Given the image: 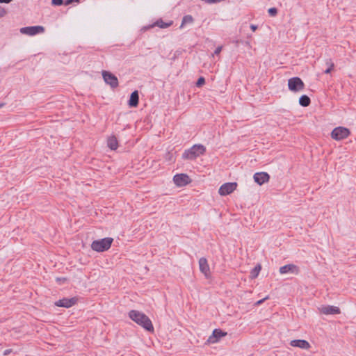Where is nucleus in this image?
<instances>
[{
	"label": "nucleus",
	"mask_w": 356,
	"mask_h": 356,
	"mask_svg": "<svg viewBox=\"0 0 356 356\" xmlns=\"http://www.w3.org/2000/svg\"><path fill=\"white\" fill-rule=\"evenodd\" d=\"M139 104V92L137 90L133 91L128 100V106L130 108H136Z\"/></svg>",
	"instance_id": "obj_15"
},
{
	"label": "nucleus",
	"mask_w": 356,
	"mask_h": 356,
	"mask_svg": "<svg viewBox=\"0 0 356 356\" xmlns=\"http://www.w3.org/2000/svg\"><path fill=\"white\" fill-rule=\"evenodd\" d=\"M45 31V29L42 26H25L20 29V33L28 35H35L37 34L42 33Z\"/></svg>",
	"instance_id": "obj_7"
},
{
	"label": "nucleus",
	"mask_w": 356,
	"mask_h": 356,
	"mask_svg": "<svg viewBox=\"0 0 356 356\" xmlns=\"http://www.w3.org/2000/svg\"><path fill=\"white\" fill-rule=\"evenodd\" d=\"M237 187L236 182H227L220 186L218 193L222 196H225L234 192Z\"/></svg>",
	"instance_id": "obj_9"
},
{
	"label": "nucleus",
	"mask_w": 356,
	"mask_h": 356,
	"mask_svg": "<svg viewBox=\"0 0 356 356\" xmlns=\"http://www.w3.org/2000/svg\"><path fill=\"white\" fill-rule=\"evenodd\" d=\"M6 14V10L0 6V18L3 17Z\"/></svg>",
	"instance_id": "obj_30"
},
{
	"label": "nucleus",
	"mask_w": 356,
	"mask_h": 356,
	"mask_svg": "<svg viewBox=\"0 0 356 356\" xmlns=\"http://www.w3.org/2000/svg\"><path fill=\"white\" fill-rule=\"evenodd\" d=\"M102 74L105 83L109 85L111 88H116L119 86L117 76L111 72L103 70Z\"/></svg>",
	"instance_id": "obj_6"
},
{
	"label": "nucleus",
	"mask_w": 356,
	"mask_h": 356,
	"mask_svg": "<svg viewBox=\"0 0 356 356\" xmlns=\"http://www.w3.org/2000/svg\"><path fill=\"white\" fill-rule=\"evenodd\" d=\"M4 104H3V103H1V104H0V108L3 107V106H4Z\"/></svg>",
	"instance_id": "obj_35"
},
{
	"label": "nucleus",
	"mask_w": 356,
	"mask_h": 356,
	"mask_svg": "<svg viewBox=\"0 0 356 356\" xmlns=\"http://www.w3.org/2000/svg\"><path fill=\"white\" fill-rule=\"evenodd\" d=\"M172 24H173V21H170L169 22H164L161 18H159L153 24L143 26L141 29V31H148L155 26H158L161 29H166V28L170 26Z\"/></svg>",
	"instance_id": "obj_12"
},
{
	"label": "nucleus",
	"mask_w": 356,
	"mask_h": 356,
	"mask_svg": "<svg viewBox=\"0 0 356 356\" xmlns=\"http://www.w3.org/2000/svg\"><path fill=\"white\" fill-rule=\"evenodd\" d=\"M305 83L298 76L290 78L288 80L289 90L293 92H298L305 88Z\"/></svg>",
	"instance_id": "obj_4"
},
{
	"label": "nucleus",
	"mask_w": 356,
	"mask_h": 356,
	"mask_svg": "<svg viewBox=\"0 0 356 356\" xmlns=\"http://www.w3.org/2000/svg\"><path fill=\"white\" fill-rule=\"evenodd\" d=\"M311 104V99L307 95H302L299 98V104L303 107H307Z\"/></svg>",
	"instance_id": "obj_20"
},
{
	"label": "nucleus",
	"mask_w": 356,
	"mask_h": 356,
	"mask_svg": "<svg viewBox=\"0 0 356 356\" xmlns=\"http://www.w3.org/2000/svg\"><path fill=\"white\" fill-rule=\"evenodd\" d=\"M53 6H62L64 4V0H51Z\"/></svg>",
	"instance_id": "obj_25"
},
{
	"label": "nucleus",
	"mask_w": 356,
	"mask_h": 356,
	"mask_svg": "<svg viewBox=\"0 0 356 356\" xmlns=\"http://www.w3.org/2000/svg\"><path fill=\"white\" fill-rule=\"evenodd\" d=\"M277 13H278V10L277 8L275 7H272V8H270L268 10V13L270 16L271 17H275L277 15Z\"/></svg>",
	"instance_id": "obj_23"
},
{
	"label": "nucleus",
	"mask_w": 356,
	"mask_h": 356,
	"mask_svg": "<svg viewBox=\"0 0 356 356\" xmlns=\"http://www.w3.org/2000/svg\"><path fill=\"white\" fill-rule=\"evenodd\" d=\"M9 352H10V350H5L4 355H7Z\"/></svg>",
	"instance_id": "obj_34"
},
{
	"label": "nucleus",
	"mask_w": 356,
	"mask_h": 356,
	"mask_svg": "<svg viewBox=\"0 0 356 356\" xmlns=\"http://www.w3.org/2000/svg\"><path fill=\"white\" fill-rule=\"evenodd\" d=\"M290 345L293 347H298L305 350H308L311 347L309 343L305 339L291 340Z\"/></svg>",
	"instance_id": "obj_16"
},
{
	"label": "nucleus",
	"mask_w": 356,
	"mask_h": 356,
	"mask_svg": "<svg viewBox=\"0 0 356 356\" xmlns=\"http://www.w3.org/2000/svg\"><path fill=\"white\" fill-rule=\"evenodd\" d=\"M206 152V147L202 144H195L191 147L185 149L181 155L184 160L193 161L197 157L204 155Z\"/></svg>",
	"instance_id": "obj_2"
},
{
	"label": "nucleus",
	"mask_w": 356,
	"mask_h": 356,
	"mask_svg": "<svg viewBox=\"0 0 356 356\" xmlns=\"http://www.w3.org/2000/svg\"><path fill=\"white\" fill-rule=\"evenodd\" d=\"M190 177L185 173L176 174L173 177V181L175 184L179 187H183L191 182Z\"/></svg>",
	"instance_id": "obj_8"
},
{
	"label": "nucleus",
	"mask_w": 356,
	"mask_h": 356,
	"mask_svg": "<svg viewBox=\"0 0 356 356\" xmlns=\"http://www.w3.org/2000/svg\"><path fill=\"white\" fill-rule=\"evenodd\" d=\"M199 267L200 270L207 277L210 273V268L207 262V260L204 257H202L199 259Z\"/></svg>",
	"instance_id": "obj_18"
},
{
	"label": "nucleus",
	"mask_w": 356,
	"mask_h": 356,
	"mask_svg": "<svg viewBox=\"0 0 356 356\" xmlns=\"http://www.w3.org/2000/svg\"><path fill=\"white\" fill-rule=\"evenodd\" d=\"M107 146L111 149V150H115L117 149L118 147V140L117 138L115 136H111L107 139Z\"/></svg>",
	"instance_id": "obj_19"
},
{
	"label": "nucleus",
	"mask_w": 356,
	"mask_h": 356,
	"mask_svg": "<svg viewBox=\"0 0 356 356\" xmlns=\"http://www.w3.org/2000/svg\"><path fill=\"white\" fill-rule=\"evenodd\" d=\"M350 134V131L348 128L338 127L332 131L331 137L336 140H341L348 137Z\"/></svg>",
	"instance_id": "obj_5"
},
{
	"label": "nucleus",
	"mask_w": 356,
	"mask_h": 356,
	"mask_svg": "<svg viewBox=\"0 0 356 356\" xmlns=\"http://www.w3.org/2000/svg\"><path fill=\"white\" fill-rule=\"evenodd\" d=\"M128 315L133 321L143 327L146 331L154 332L152 321L144 313L133 309L129 312Z\"/></svg>",
	"instance_id": "obj_1"
},
{
	"label": "nucleus",
	"mask_w": 356,
	"mask_h": 356,
	"mask_svg": "<svg viewBox=\"0 0 356 356\" xmlns=\"http://www.w3.org/2000/svg\"><path fill=\"white\" fill-rule=\"evenodd\" d=\"M73 2H79V0H64V4L68 6Z\"/></svg>",
	"instance_id": "obj_29"
},
{
	"label": "nucleus",
	"mask_w": 356,
	"mask_h": 356,
	"mask_svg": "<svg viewBox=\"0 0 356 356\" xmlns=\"http://www.w3.org/2000/svg\"><path fill=\"white\" fill-rule=\"evenodd\" d=\"M222 49V46H219V47H218L215 49V51H214V54H216V55L219 54L221 52Z\"/></svg>",
	"instance_id": "obj_31"
},
{
	"label": "nucleus",
	"mask_w": 356,
	"mask_h": 356,
	"mask_svg": "<svg viewBox=\"0 0 356 356\" xmlns=\"http://www.w3.org/2000/svg\"><path fill=\"white\" fill-rule=\"evenodd\" d=\"M78 302L77 297H72L70 298H63L55 302L54 305L57 307L70 308L75 305Z\"/></svg>",
	"instance_id": "obj_10"
},
{
	"label": "nucleus",
	"mask_w": 356,
	"mask_h": 356,
	"mask_svg": "<svg viewBox=\"0 0 356 356\" xmlns=\"http://www.w3.org/2000/svg\"><path fill=\"white\" fill-rule=\"evenodd\" d=\"M268 298H269V297L268 296H266L263 299H261V300L257 301L255 302V305H257V306L261 305L266 300H268Z\"/></svg>",
	"instance_id": "obj_28"
},
{
	"label": "nucleus",
	"mask_w": 356,
	"mask_h": 356,
	"mask_svg": "<svg viewBox=\"0 0 356 356\" xmlns=\"http://www.w3.org/2000/svg\"><path fill=\"white\" fill-rule=\"evenodd\" d=\"M334 67V65L333 63H330V65L329 66L328 68H327L325 71H324V73L325 74H330L331 72V71L333 70Z\"/></svg>",
	"instance_id": "obj_27"
},
{
	"label": "nucleus",
	"mask_w": 356,
	"mask_h": 356,
	"mask_svg": "<svg viewBox=\"0 0 356 356\" xmlns=\"http://www.w3.org/2000/svg\"><path fill=\"white\" fill-rule=\"evenodd\" d=\"M279 272L281 274L286 273H298V268L297 266L294 264H286L280 268Z\"/></svg>",
	"instance_id": "obj_17"
},
{
	"label": "nucleus",
	"mask_w": 356,
	"mask_h": 356,
	"mask_svg": "<svg viewBox=\"0 0 356 356\" xmlns=\"http://www.w3.org/2000/svg\"><path fill=\"white\" fill-rule=\"evenodd\" d=\"M320 311L325 315H334L341 313L339 307L334 305L323 306L321 308Z\"/></svg>",
	"instance_id": "obj_14"
},
{
	"label": "nucleus",
	"mask_w": 356,
	"mask_h": 356,
	"mask_svg": "<svg viewBox=\"0 0 356 356\" xmlns=\"http://www.w3.org/2000/svg\"><path fill=\"white\" fill-rule=\"evenodd\" d=\"M13 0H0L1 3H9L12 2Z\"/></svg>",
	"instance_id": "obj_33"
},
{
	"label": "nucleus",
	"mask_w": 356,
	"mask_h": 356,
	"mask_svg": "<svg viewBox=\"0 0 356 356\" xmlns=\"http://www.w3.org/2000/svg\"><path fill=\"white\" fill-rule=\"evenodd\" d=\"M227 333L220 328H216L213 330L211 336L209 337L207 342L208 343H216L218 342L220 339L225 337Z\"/></svg>",
	"instance_id": "obj_11"
},
{
	"label": "nucleus",
	"mask_w": 356,
	"mask_h": 356,
	"mask_svg": "<svg viewBox=\"0 0 356 356\" xmlns=\"http://www.w3.org/2000/svg\"><path fill=\"white\" fill-rule=\"evenodd\" d=\"M250 27L253 32H254L258 29L257 25L255 24H251Z\"/></svg>",
	"instance_id": "obj_32"
},
{
	"label": "nucleus",
	"mask_w": 356,
	"mask_h": 356,
	"mask_svg": "<svg viewBox=\"0 0 356 356\" xmlns=\"http://www.w3.org/2000/svg\"><path fill=\"white\" fill-rule=\"evenodd\" d=\"M205 84V79L203 76H200L196 81V86L200 88Z\"/></svg>",
	"instance_id": "obj_24"
},
{
	"label": "nucleus",
	"mask_w": 356,
	"mask_h": 356,
	"mask_svg": "<svg viewBox=\"0 0 356 356\" xmlns=\"http://www.w3.org/2000/svg\"><path fill=\"white\" fill-rule=\"evenodd\" d=\"M113 238L105 237L102 239L95 240L91 243V249L97 252L107 251L111 246Z\"/></svg>",
	"instance_id": "obj_3"
},
{
	"label": "nucleus",
	"mask_w": 356,
	"mask_h": 356,
	"mask_svg": "<svg viewBox=\"0 0 356 356\" xmlns=\"http://www.w3.org/2000/svg\"><path fill=\"white\" fill-rule=\"evenodd\" d=\"M67 280V277H58L56 278V281L58 284H61Z\"/></svg>",
	"instance_id": "obj_26"
},
{
	"label": "nucleus",
	"mask_w": 356,
	"mask_h": 356,
	"mask_svg": "<svg viewBox=\"0 0 356 356\" xmlns=\"http://www.w3.org/2000/svg\"><path fill=\"white\" fill-rule=\"evenodd\" d=\"M261 270V266L260 264H257L252 268L250 271V277L251 279H255L258 277L260 270Z\"/></svg>",
	"instance_id": "obj_21"
},
{
	"label": "nucleus",
	"mask_w": 356,
	"mask_h": 356,
	"mask_svg": "<svg viewBox=\"0 0 356 356\" xmlns=\"http://www.w3.org/2000/svg\"><path fill=\"white\" fill-rule=\"evenodd\" d=\"M253 179L257 184L261 186L262 184L268 182L270 175L266 172H256L253 175Z\"/></svg>",
	"instance_id": "obj_13"
},
{
	"label": "nucleus",
	"mask_w": 356,
	"mask_h": 356,
	"mask_svg": "<svg viewBox=\"0 0 356 356\" xmlns=\"http://www.w3.org/2000/svg\"><path fill=\"white\" fill-rule=\"evenodd\" d=\"M193 22H194V19L192 15H184L182 18L180 29L183 28V26L187 24H192Z\"/></svg>",
	"instance_id": "obj_22"
}]
</instances>
